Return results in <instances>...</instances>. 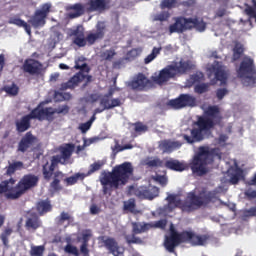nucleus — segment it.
<instances>
[{
    "label": "nucleus",
    "mask_w": 256,
    "mask_h": 256,
    "mask_svg": "<svg viewBox=\"0 0 256 256\" xmlns=\"http://www.w3.org/2000/svg\"><path fill=\"white\" fill-rule=\"evenodd\" d=\"M133 175V165L130 162H124L115 166L111 172H102L100 184L102 185L103 195L111 196L113 191L125 187Z\"/></svg>",
    "instance_id": "1"
},
{
    "label": "nucleus",
    "mask_w": 256,
    "mask_h": 256,
    "mask_svg": "<svg viewBox=\"0 0 256 256\" xmlns=\"http://www.w3.org/2000/svg\"><path fill=\"white\" fill-rule=\"evenodd\" d=\"M221 109L217 105H210L204 110L203 116H199L196 122L198 128L191 130V136L184 134V141L190 145L193 143H199L205 139L203 131H211L215 125L221 123Z\"/></svg>",
    "instance_id": "2"
},
{
    "label": "nucleus",
    "mask_w": 256,
    "mask_h": 256,
    "mask_svg": "<svg viewBox=\"0 0 256 256\" xmlns=\"http://www.w3.org/2000/svg\"><path fill=\"white\" fill-rule=\"evenodd\" d=\"M211 237L209 234H197L193 231L177 232L175 229L170 230V235L165 237L164 247L168 253H175V248L181 243H189L192 247H202Z\"/></svg>",
    "instance_id": "3"
},
{
    "label": "nucleus",
    "mask_w": 256,
    "mask_h": 256,
    "mask_svg": "<svg viewBox=\"0 0 256 256\" xmlns=\"http://www.w3.org/2000/svg\"><path fill=\"white\" fill-rule=\"evenodd\" d=\"M211 237L209 234H197L193 231L177 232L175 229L170 230V235L165 237L164 247L168 253H175V248L181 243H189L192 247H202Z\"/></svg>",
    "instance_id": "4"
},
{
    "label": "nucleus",
    "mask_w": 256,
    "mask_h": 256,
    "mask_svg": "<svg viewBox=\"0 0 256 256\" xmlns=\"http://www.w3.org/2000/svg\"><path fill=\"white\" fill-rule=\"evenodd\" d=\"M85 61H87V59L83 56H80L77 58V60H75L74 69L79 72L72 76L66 83L61 84L62 91H67V89H75V87H78L79 83H83L85 79L86 82L84 85L93 83V76L88 75L91 72V67H89Z\"/></svg>",
    "instance_id": "5"
},
{
    "label": "nucleus",
    "mask_w": 256,
    "mask_h": 256,
    "mask_svg": "<svg viewBox=\"0 0 256 256\" xmlns=\"http://www.w3.org/2000/svg\"><path fill=\"white\" fill-rule=\"evenodd\" d=\"M192 69L193 65L191 62L180 60L162 69L158 76L153 77V81L156 85H164L169 79H173L177 77V75H185L187 71H191Z\"/></svg>",
    "instance_id": "6"
},
{
    "label": "nucleus",
    "mask_w": 256,
    "mask_h": 256,
    "mask_svg": "<svg viewBox=\"0 0 256 256\" xmlns=\"http://www.w3.org/2000/svg\"><path fill=\"white\" fill-rule=\"evenodd\" d=\"M196 29L200 33H203L207 29V23L200 18H186L185 16H178L174 18V23L169 26V33H185V31H191Z\"/></svg>",
    "instance_id": "7"
},
{
    "label": "nucleus",
    "mask_w": 256,
    "mask_h": 256,
    "mask_svg": "<svg viewBox=\"0 0 256 256\" xmlns=\"http://www.w3.org/2000/svg\"><path fill=\"white\" fill-rule=\"evenodd\" d=\"M187 199L190 203H184L182 210L193 211V209H199L205 205H209V203H215V201H217V192L202 189L198 195L195 194V192L188 193Z\"/></svg>",
    "instance_id": "8"
},
{
    "label": "nucleus",
    "mask_w": 256,
    "mask_h": 256,
    "mask_svg": "<svg viewBox=\"0 0 256 256\" xmlns=\"http://www.w3.org/2000/svg\"><path fill=\"white\" fill-rule=\"evenodd\" d=\"M237 77L242 80L245 87H256V66L253 58L246 56L236 70Z\"/></svg>",
    "instance_id": "9"
},
{
    "label": "nucleus",
    "mask_w": 256,
    "mask_h": 256,
    "mask_svg": "<svg viewBox=\"0 0 256 256\" xmlns=\"http://www.w3.org/2000/svg\"><path fill=\"white\" fill-rule=\"evenodd\" d=\"M37 183H39V177L34 174H26L24 175L20 181L14 186V191L12 193L6 194V199H11L15 201V199H19L23 197L29 189H33V187H37Z\"/></svg>",
    "instance_id": "10"
},
{
    "label": "nucleus",
    "mask_w": 256,
    "mask_h": 256,
    "mask_svg": "<svg viewBox=\"0 0 256 256\" xmlns=\"http://www.w3.org/2000/svg\"><path fill=\"white\" fill-rule=\"evenodd\" d=\"M209 159V150L205 147H200L198 154L194 157L191 169L193 173H199L200 175H205L207 173V169L205 165H207V160Z\"/></svg>",
    "instance_id": "11"
},
{
    "label": "nucleus",
    "mask_w": 256,
    "mask_h": 256,
    "mask_svg": "<svg viewBox=\"0 0 256 256\" xmlns=\"http://www.w3.org/2000/svg\"><path fill=\"white\" fill-rule=\"evenodd\" d=\"M51 13V4L45 3L41 6L40 9L36 10L34 15L30 17L28 23L34 28L39 29V27H44L46 19Z\"/></svg>",
    "instance_id": "12"
},
{
    "label": "nucleus",
    "mask_w": 256,
    "mask_h": 256,
    "mask_svg": "<svg viewBox=\"0 0 256 256\" xmlns=\"http://www.w3.org/2000/svg\"><path fill=\"white\" fill-rule=\"evenodd\" d=\"M195 97L190 94H180L179 97L171 99L167 102L168 107L171 109H185V107H195L196 103Z\"/></svg>",
    "instance_id": "13"
},
{
    "label": "nucleus",
    "mask_w": 256,
    "mask_h": 256,
    "mask_svg": "<svg viewBox=\"0 0 256 256\" xmlns=\"http://www.w3.org/2000/svg\"><path fill=\"white\" fill-rule=\"evenodd\" d=\"M115 95V88H110L107 94H104L100 99V105L104 107V109H115V107H121L124 101L121 98H113Z\"/></svg>",
    "instance_id": "14"
},
{
    "label": "nucleus",
    "mask_w": 256,
    "mask_h": 256,
    "mask_svg": "<svg viewBox=\"0 0 256 256\" xmlns=\"http://www.w3.org/2000/svg\"><path fill=\"white\" fill-rule=\"evenodd\" d=\"M55 109L52 107H46L43 108V103H40L37 105L36 108L32 110V113H34V118L38 119V121H53L55 119Z\"/></svg>",
    "instance_id": "15"
},
{
    "label": "nucleus",
    "mask_w": 256,
    "mask_h": 256,
    "mask_svg": "<svg viewBox=\"0 0 256 256\" xmlns=\"http://www.w3.org/2000/svg\"><path fill=\"white\" fill-rule=\"evenodd\" d=\"M106 29H107V26L105 25V22L99 21L96 24V31L89 32L86 36V41L88 45H95L97 41H101V39L105 37Z\"/></svg>",
    "instance_id": "16"
},
{
    "label": "nucleus",
    "mask_w": 256,
    "mask_h": 256,
    "mask_svg": "<svg viewBox=\"0 0 256 256\" xmlns=\"http://www.w3.org/2000/svg\"><path fill=\"white\" fill-rule=\"evenodd\" d=\"M134 195L138 197V199H149V201H153L155 197H159V188L141 186L134 190Z\"/></svg>",
    "instance_id": "17"
},
{
    "label": "nucleus",
    "mask_w": 256,
    "mask_h": 256,
    "mask_svg": "<svg viewBox=\"0 0 256 256\" xmlns=\"http://www.w3.org/2000/svg\"><path fill=\"white\" fill-rule=\"evenodd\" d=\"M22 70L24 73H28V75H41L43 64L39 60L26 59L22 65Z\"/></svg>",
    "instance_id": "18"
},
{
    "label": "nucleus",
    "mask_w": 256,
    "mask_h": 256,
    "mask_svg": "<svg viewBox=\"0 0 256 256\" xmlns=\"http://www.w3.org/2000/svg\"><path fill=\"white\" fill-rule=\"evenodd\" d=\"M101 241L104 244V247L111 253L113 256H123V250L115 238L113 237H101Z\"/></svg>",
    "instance_id": "19"
},
{
    "label": "nucleus",
    "mask_w": 256,
    "mask_h": 256,
    "mask_svg": "<svg viewBox=\"0 0 256 256\" xmlns=\"http://www.w3.org/2000/svg\"><path fill=\"white\" fill-rule=\"evenodd\" d=\"M35 141H37V137H35L31 132H27L18 143L17 151L19 153H27L30 147L35 145Z\"/></svg>",
    "instance_id": "20"
},
{
    "label": "nucleus",
    "mask_w": 256,
    "mask_h": 256,
    "mask_svg": "<svg viewBox=\"0 0 256 256\" xmlns=\"http://www.w3.org/2000/svg\"><path fill=\"white\" fill-rule=\"evenodd\" d=\"M86 13H95V11H105L109 9V0H89L85 4Z\"/></svg>",
    "instance_id": "21"
},
{
    "label": "nucleus",
    "mask_w": 256,
    "mask_h": 256,
    "mask_svg": "<svg viewBox=\"0 0 256 256\" xmlns=\"http://www.w3.org/2000/svg\"><path fill=\"white\" fill-rule=\"evenodd\" d=\"M34 114L35 113L31 111L29 114L22 116L21 119L16 121L15 125L18 133H25V131L31 129V120L36 119Z\"/></svg>",
    "instance_id": "22"
},
{
    "label": "nucleus",
    "mask_w": 256,
    "mask_h": 256,
    "mask_svg": "<svg viewBox=\"0 0 256 256\" xmlns=\"http://www.w3.org/2000/svg\"><path fill=\"white\" fill-rule=\"evenodd\" d=\"M210 73L214 74L216 81H220L221 85H227V72L219 63L213 64L209 68Z\"/></svg>",
    "instance_id": "23"
},
{
    "label": "nucleus",
    "mask_w": 256,
    "mask_h": 256,
    "mask_svg": "<svg viewBox=\"0 0 256 256\" xmlns=\"http://www.w3.org/2000/svg\"><path fill=\"white\" fill-rule=\"evenodd\" d=\"M150 83L151 81H149V79H147L143 73H140L136 79L131 82L130 87H132L134 91H143Z\"/></svg>",
    "instance_id": "24"
},
{
    "label": "nucleus",
    "mask_w": 256,
    "mask_h": 256,
    "mask_svg": "<svg viewBox=\"0 0 256 256\" xmlns=\"http://www.w3.org/2000/svg\"><path fill=\"white\" fill-rule=\"evenodd\" d=\"M91 237H93L91 230H85L82 232V244L80 246V253H82L83 256H89V241Z\"/></svg>",
    "instance_id": "25"
},
{
    "label": "nucleus",
    "mask_w": 256,
    "mask_h": 256,
    "mask_svg": "<svg viewBox=\"0 0 256 256\" xmlns=\"http://www.w3.org/2000/svg\"><path fill=\"white\" fill-rule=\"evenodd\" d=\"M3 193H5V197H7V193H15V179L10 178L0 183V195Z\"/></svg>",
    "instance_id": "26"
},
{
    "label": "nucleus",
    "mask_w": 256,
    "mask_h": 256,
    "mask_svg": "<svg viewBox=\"0 0 256 256\" xmlns=\"http://www.w3.org/2000/svg\"><path fill=\"white\" fill-rule=\"evenodd\" d=\"M41 219L37 214H31L30 217L27 218L25 227L28 229H33V231H37L39 227H41Z\"/></svg>",
    "instance_id": "27"
},
{
    "label": "nucleus",
    "mask_w": 256,
    "mask_h": 256,
    "mask_svg": "<svg viewBox=\"0 0 256 256\" xmlns=\"http://www.w3.org/2000/svg\"><path fill=\"white\" fill-rule=\"evenodd\" d=\"M73 151H75V144L68 143L64 147L60 148V157L62 158V161H65L67 164V161L71 159V155H73Z\"/></svg>",
    "instance_id": "28"
},
{
    "label": "nucleus",
    "mask_w": 256,
    "mask_h": 256,
    "mask_svg": "<svg viewBox=\"0 0 256 256\" xmlns=\"http://www.w3.org/2000/svg\"><path fill=\"white\" fill-rule=\"evenodd\" d=\"M9 25H16L17 27H23L27 35L31 36V25H29L25 20L17 17H11L8 20Z\"/></svg>",
    "instance_id": "29"
},
{
    "label": "nucleus",
    "mask_w": 256,
    "mask_h": 256,
    "mask_svg": "<svg viewBox=\"0 0 256 256\" xmlns=\"http://www.w3.org/2000/svg\"><path fill=\"white\" fill-rule=\"evenodd\" d=\"M72 12H69V19H77V17H81V15L85 14V7L81 3H76L70 6Z\"/></svg>",
    "instance_id": "30"
},
{
    "label": "nucleus",
    "mask_w": 256,
    "mask_h": 256,
    "mask_svg": "<svg viewBox=\"0 0 256 256\" xmlns=\"http://www.w3.org/2000/svg\"><path fill=\"white\" fill-rule=\"evenodd\" d=\"M166 169H170L171 171L182 172L185 171L186 166L179 160H168L165 162Z\"/></svg>",
    "instance_id": "31"
},
{
    "label": "nucleus",
    "mask_w": 256,
    "mask_h": 256,
    "mask_svg": "<svg viewBox=\"0 0 256 256\" xmlns=\"http://www.w3.org/2000/svg\"><path fill=\"white\" fill-rule=\"evenodd\" d=\"M63 179H65V174L61 171H56L54 173V179L50 184V187H52V189L54 191H61L62 187H61V181H63Z\"/></svg>",
    "instance_id": "32"
},
{
    "label": "nucleus",
    "mask_w": 256,
    "mask_h": 256,
    "mask_svg": "<svg viewBox=\"0 0 256 256\" xmlns=\"http://www.w3.org/2000/svg\"><path fill=\"white\" fill-rule=\"evenodd\" d=\"M24 167L25 164H23L22 161L12 162L6 167V175H8V177H11L15 175L16 171H21V169H24Z\"/></svg>",
    "instance_id": "33"
},
{
    "label": "nucleus",
    "mask_w": 256,
    "mask_h": 256,
    "mask_svg": "<svg viewBox=\"0 0 256 256\" xmlns=\"http://www.w3.org/2000/svg\"><path fill=\"white\" fill-rule=\"evenodd\" d=\"M183 143L179 141H164L162 143V147L166 153H171L175 151V149H181Z\"/></svg>",
    "instance_id": "34"
},
{
    "label": "nucleus",
    "mask_w": 256,
    "mask_h": 256,
    "mask_svg": "<svg viewBox=\"0 0 256 256\" xmlns=\"http://www.w3.org/2000/svg\"><path fill=\"white\" fill-rule=\"evenodd\" d=\"M85 177H87L85 173L78 172V173H75L73 176L63 178L62 181H64V183H66L68 186H71V185H75L78 181H84Z\"/></svg>",
    "instance_id": "35"
},
{
    "label": "nucleus",
    "mask_w": 256,
    "mask_h": 256,
    "mask_svg": "<svg viewBox=\"0 0 256 256\" xmlns=\"http://www.w3.org/2000/svg\"><path fill=\"white\" fill-rule=\"evenodd\" d=\"M52 209L53 206H51V201L49 200H42L37 204V211L39 213H49Z\"/></svg>",
    "instance_id": "36"
},
{
    "label": "nucleus",
    "mask_w": 256,
    "mask_h": 256,
    "mask_svg": "<svg viewBox=\"0 0 256 256\" xmlns=\"http://www.w3.org/2000/svg\"><path fill=\"white\" fill-rule=\"evenodd\" d=\"M177 7H180L179 1L177 0H162L160 2V9H177Z\"/></svg>",
    "instance_id": "37"
},
{
    "label": "nucleus",
    "mask_w": 256,
    "mask_h": 256,
    "mask_svg": "<svg viewBox=\"0 0 256 256\" xmlns=\"http://www.w3.org/2000/svg\"><path fill=\"white\" fill-rule=\"evenodd\" d=\"M252 5L254 8L251 6H247L244 10L246 15H248L249 17L248 23H250V25H251V19H255V22H256V0H252Z\"/></svg>",
    "instance_id": "38"
},
{
    "label": "nucleus",
    "mask_w": 256,
    "mask_h": 256,
    "mask_svg": "<svg viewBox=\"0 0 256 256\" xmlns=\"http://www.w3.org/2000/svg\"><path fill=\"white\" fill-rule=\"evenodd\" d=\"M53 173H55V170L49 167V162H46L42 166V174L45 181H51V178L53 177Z\"/></svg>",
    "instance_id": "39"
},
{
    "label": "nucleus",
    "mask_w": 256,
    "mask_h": 256,
    "mask_svg": "<svg viewBox=\"0 0 256 256\" xmlns=\"http://www.w3.org/2000/svg\"><path fill=\"white\" fill-rule=\"evenodd\" d=\"M161 47L157 48L154 47L152 49V52L144 59V63L146 65H149V63H151V61H154L155 59H157V55H159L161 53Z\"/></svg>",
    "instance_id": "40"
},
{
    "label": "nucleus",
    "mask_w": 256,
    "mask_h": 256,
    "mask_svg": "<svg viewBox=\"0 0 256 256\" xmlns=\"http://www.w3.org/2000/svg\"><path fill=\"white\" fill-rule=\"evenodd\" d=\"M117 55V52H115V49L111 48L109 50H106L101 53L100 57L103 59V61H113V57Z\"/></svg>",
    "instance_id": "41"
},
{
    "label": "nucleus",
    "mask_w": 256,
    "mask_h": 256,
    "mask_svg": "<svg viewBox=\"0 0 256 256\" xmlns=\"http://www.w3.org/2000/svg\"><path fill=\"white\" fill-rule=\"evenodd\" d=\"M145 165L147 167H150L151 169H153L155 167H163V160H161L158 157H155L153 159L147 160Z\"/></svg>",
    "instance_id": "42"
},
{
    "label": "nucleus",
    "mask_w": 256,
    "mask_h": 256,
    "mask_svg": "<svg viewBox=\"0 0 256 256\" xmlns=\"http://www.w3.org/2000/svg\"><path fill=\"white\" fill-rule=\"evenodd\" d=\"M209 87H211V84L209 83L197 84L194 87V91L195 93H198V95H203V93H207V91H209Z\"/></svg>",
    "instance_id": "43"
},
{
    "label": "nucleus",
    "mask_w": 256,
    "mask_h": 256,
    "mask_svg": "<svg viewBox=\"0 0 256 256\" xmlns=\"http://www.w3.org/2000/svg\"><path fill=\"white\" fill-rule=\"evenodd\" d=\"M244 51L245 49L243 48V45L236 44V46L233 49V61H239Z\"/></svg>",
    "instance_id": "44"
},
{
    "label": "nucleus",
    "mask_w": 256,
    "mask_h": 256,
    "mask_svg": "<svg viewBox=\"0 0 256 256\" xmlns=\"http://www.w3.org/2000/svg\"><path fill=\"white\" fill-rule=\"evenodd\" d=\"M125 240L128 243V245H143V240L135 236V234H132V236H125Z\"/></svg>",
    "instance_id": "45"
},
{
    "label": "nucleus",
    "mask_w": 256,
    "mask_h": 256,
    "mask_svg": "<svg viewBox=\"0 0 256 256\" xmlns=\"http://www.w3.org/2000/svg\"><path fill=\"white\" fill-rule=\"evenodd\" d=\"M169 17H171V13H169L167 10H164L154 15V20L163 23V21H169Z\"/></svg>",
    "instance_id": "46"
},
{
    "label": "nucleus",
    "mask_w": 256,
    "mask_h": 256,
    "mask_svg": "<svg viewBox=\"0 0 256 256\" xmlns=\"http://www.w3.org/2000/svg\"><path fill=\"white\" fill-rule=\"evenodd\" d=\"M135 133H138V135H141V133H147L149 131V127L142 122H136L133 124Z\"/></svg>",
    "instance_id": "47"
},
{
    "label": "nucleus",
    "mask_w": 256,
    "mask_h": 256,
    "mask_svg": "<svg viewBox=\"0 0 256 256\" xmlns=\"http://www.w3.org/2000/svg\"><path fill=\"white\" fill-rule=\"evenodd\" d=\"M45 253V246H32L30 250V256H43Z\"/></svg>",
    "instance_id": "48"
},
{
    "label": "nucleus",
    "mask_w": 256,
    "mask_h": 256,
    "mask_svg": "<svg viewBox=\"0 0 256 256\" xmlns=\"http://www.w3.org/2000/svg\"><path fill=\"white\" fill-rule=\"evenodd\" d=\"M64 251H65L68 255L79 256V249L77 248V246H73V244H67V245L64 247Z\"/></svg>",
    "instance_id": "49"
},
{
    "label": "nucleus",
    "mask_w": 256,
    "mask_h": 256,
    "mask_svg": "<svg viewBox=\"0 0 256 256\" xmlns=\"http://www.w3.org/2000/svg\"><path fill=\"white\" fill-rule=\"evenodd\" d=\"M58 225H63L65 221H71V215L67 212H62L57 218Z\"/></svg>",
    "instance_id": "50"
},
{
    "label": "nucleus",
    "mask_w": 256,
    "mask_h": 256,
    "mask_svg": "<svg viewBox=\"0 0 256 256\" xmlns=\"http://www.w3.org/2000/svg\"><path fill=\"white\" fill-rule=\"evenodd\" d=\"M103 167V164L100 162H94L93 164L90 165V169L88 170L86 177H89V175H93L96 171H99Z\"/></svg>",
    "instance_id": "51"
},
{
    "label": "nucleus",
    "mask_w": 256,
    "mask_h": 256,
    "mask_svg": "<svg viewBox=\"0 0 256 256\" xmlns=\"http://www.w3.org/2000/svg\"><path fill=\"white\" fill-rule=\"evenodd\" d=\"M73 43L74 45H77V47H85L88 43L87 37L85 38V35L75 37Z\"/></svg>",
    "instance_id": "52"
},
{
    "label": "nucleus",
    "mask_w": 256,
    "mask_h": 256,
    "mask_svg": "<svg viewBox=\"0 0 256 256\" xmlns=\"http://www.w3.org/2000/svg\"><path fill=\"white\" fill-rule=\"evenodd\" d=\"M56 101H69L71 99L70 93L56 92L55 93Z\"/></svg>",
    "instance_id": "53"
},
{
    "label": "nucleus",
    "mask_w": 256,
    "mask_h": 256,
    "mask_svg": "<svg viewBox=\"0 0 256 256\" xmlns=\"http://www.w3.org/2000/svg\"><path fill=\"white\" fill-rule=\"evenodd\" d=\"M169 205H175V207H179V205H181V199L177 200V196L170 194L168 195V197L166 198Z\"/></svg>",
    "instance_id": "54"
},
{
    "label": "nucleus",
    "mask_w": 256,
    "mask_h": 256,
    "mask_svg": "<svg viewBox=\"0 0 256 256\" xmlns=\"http://www.w3.org/2000/svg\"><path fill=\"white\" fill-rule=\"evenodd\" d=\"M4 90L8 93V95H18L19 93V87L17 85L13 84L12 86H6Z\"/></svg>",
    "instance_id": "55"
},
{
    "label": "nucleus",
    "mask_w": 256,
    "mask_h": 256,
    "mask_svg": "<svg viewBox=\"0 0 256 256\" xmlns=\"http://www.w3.org/2000/svg\"><path fill=\"white\" fill-rule=\"evenodd\" d=\"M243 217L249 219V217H256V207H251L243 211Z\"/></svg>",
    "instance_id": "56"
},
{
    "label": "nucleus",
    "mask_w": 256,
    "mask_h": 256,
    "mask_svg": "<svg viewBox=\"0 0 256 256\" xmlns=\"http://www.w3.org/2000/svg\"><path fill=\"white\" fill-rule=\"evenodd\" d=\"M227 93H229V90H227V88H219L216 91V97L217 99H219V101H221L225 97V95H227Z\"/></svg>",
    "instance_id": "57"
},
{
    "label": "nucleus",
    "mask_w": 256,
    "mask_h": 256,
    "mask_svg": "<svg viewBox=\"0 0 256 256\" xmlns=\"http://www.w3.org/2000/svg\"><path fill=\"white\" fill-rule=\"evenodd\" d=\"M101 213V207L93 203L90 205V215H99Z\"/></svg>",
    "instance_id": "58"
},
{
    "label": "nucleus",
    "mask_w": 256,
    "mask_h": 256,
    "mask_svg": "<svg viewBox=\"0 0 256 256\" xmlns=\"http://www.w3.org/2000/svg\"><path fill=\"white\" fill-rule=\"evenodd\" d=\"M91 122L87 121L86 123H82L79 126V129L81 131V133H86L91 129Z\"/></svg>",
    "instance_id": "59"
},
{
    "label": "nucleus",
    "mask_w": 256,
    "mask_h": 256,
    "mask_svg": "<svg viewBox=\"0 0 256 256\" xmlns=\"http://www.w3.org/2000/svg\"><path fill=\"white\" fill-rule=\"evenodd\" d=\"M58 115H67V113H69V106L67 105H64V106H61L59 107L58 109H54Z\"/></svg>",
    "instance_id": "60"
},
{
    "label": "nucleus",
    "mask_w": 256,
    "mask_h": 256,
    "mask_svg": "<svg viewBox=\"0 0 256 256\" xmlns=\"http://www.w3.org/2000/svg\"><path fill=\"white\" fill-rule=\"evenodd\" d=\"M51 162H52V163H55L56 165H59V163H60L61 165H67V164L65 163V161L61 158L60 155H55V156H53L52 159H51Z\"/></svg>",
    "instance_id": "61"
},
{
    "label": "nucleus",
    "mask_w": 256,
    "mask_h": 256,
    "mask_svg": "<svg viewBox=\"0 0 256 256\" xmlns=\"http://www.w3.org/2000/svg\"><path fill=\"white\" fill-rule=\"evenodd\" d=\"M155 227H157L158 229H165V227H167V220L163 219V220H159L155 223Z\"/></svg>",
    "instance_id": "62"
},
{
    "label": "nucleus",
    "mask_w": 256,
    "mask_h": 256,
    "mask_svg": "<svg viewBox=\"0 0 256 256\" xmlns=\"http://www.w3.org/2000/svg\"><path fill=\"white\" fill-rule=\"evenodd\" d=\"M72 35H73L74 38L75 37H81V36L85 35V32H83V30H81L79 27H77L76 29H74L72 31Z\"/></svg>",
    "instance_id": "63"
},
{
    "label": "nucleus",
    "mask_w": 256,
    "mask_h": 256,
    "mask_svg": "<svg viewBox=\"0 0 256 256\" xmlns=\"http://www.w3.org/2000/svg\"><path fill=\"white\" fill-rule=\"evenodd\" d=\"M245 195L248 199H256V190H247Z\"/></svg>",
    "instance_id": "64"
}]
</instances>
